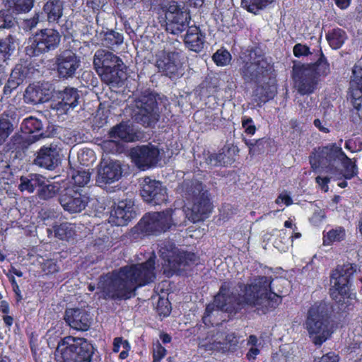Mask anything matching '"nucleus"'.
Returning <instances> with one entry per match:
<instances>
[{"label": "nucleus", "instance_id": "0e129e2a", "mask_svg": "<svg viewBox=\"0 0 362 362\" xmlns=\"http://www.w3.org/2000/svg\"><path fill=\"white\" fill-rule=\"evenodd\" d=\"M259 352L260 351L257 348L252 347L247 353L246 357L249 361L255 360Z\"/></svg>", "mask_w": 362, "mask_h": 362}, {"label": "nucleus", "instance_id": "72a5a7b5", "mask_svg": "<svg viewBox=\"0 0 362 362\" xmlns=\"http://www.w3.org/2000/svg\"><path fill=\"white\" fill-rule=\"evenodd\" d=\"M5 6L12 13H28L33 7L35 0H4Z\"/></svg>", "mask_w": 362, "mask_h": 362}, {"label": "nucleus", "instance_id": "39448f33", "mask_svg": "<svg viewBox=\"0 0 362 362\" xmlns=\"http://www.w3.org/2000/svg\"><path fill=\"white\" fill-rule=\"evenodd\" d=\"M243 55L239 73L245 83H259L274 70L273 64L259 46L248 47Z\"/></svg>", "mask_w": 362, "mask_h": 362}, {"label": "nucleus", "instance_id": "2eb2a0df", "mask_svg": "<svg viewBox=\"0 0 362 362\" xmlns=\"http://www.w3.org/2000/svg\"><path fill=\"white\" fill-rule=\"evenodd\" d=\"M135 102L134 119L137 123L150 127L158 121V105L154 93H143Z\"/></svg>", "mask_w": 362, "mask_h": 362}, {"label": "nucleus", "instance_id": "49530a36", "mask_svg": "<svg viewBox=\"0 0 362 362\" xmlns=\"http://www.w3.org/2000/svg\"><path fill=\"white\" fill-rule=\"evenodd\" d=\"M28 74V68L21 64H18L12 70L10 76H11V78L17 79V81L18 80V81H21L23 83Z\"/></svg>", "mask_w": 362, "mask_h": 362}, {"label": "nucleus", "instance_id": "aec40b11", "mask_svg": "<svg viewBox=\"0 0 362 362\" xmlns=\"http://www.w3.org/2000/svg\"><path fill=\"white\" fill-rule=\"evenodd\" d=\"M42 134H33L32 138H27L19 133L14 134L4 147L10 158L22 160L26 156L30 145L37 141Z\"/></svg>", "mask_w": 362, "mask_h": 362}, {"label": "nucleus", "instance_id": "1a4fd4ad", "mask_svg": "<svg viewBox=\"0 0 362 362\" xmlns=\"http://www.w3.org/2000/svg\"><path fill=\"white\" fill-rule=\"evenodd\" d=\"M93 66L103 83L116 87L123 84L125 78L124 63L116 54L98 50L94 55Z\"/></svg>", "mask_w": 362, "mask_h": 362}, {"label": "nucleus", "instance_id": "9d476101", "mask_svg": "<svg viewBox=\"0 0 362 362\" xmlns=\"http://www.w3.org/2000/svg\"><path fill=\"white\" fill-rule=\"evenodd\" d=\"M354 272L352 267H338L330 276V296L344 311L353 310L356 300V294L351 292Z\"/></svg>", "mask_w": 362, "mask_h": 362}, {"label": "nucleus", "instance_id": "de8ad7c7", "mask_svg": "<svg viewBox=\"0 0 362 362\" xmlns=\"http://www.w3.org/2000/svg\"><path fill=\"white\" fill-rule=\"evenodd\" d=\"M10 11H0V28H10L13 25V17Z\"/></svg>", "mask_w": 362, "mask_h": 362}, {"label": "nucleus", "instance_id": "20e7f679", "mask_svg": "<svg viewBox=\"0 0 362 362\" xmlns=\"http://www.w3.org/2000/svg\"><path fill=\"white\" fill-rule=\"evenodd\" d=\"M182 189L188 219L193 223L206 219L212 211L213 203L202 182L197 180L185 182Z\"/></svg>", "mask_w": 362, "mask_h": 362}, {"label": "nucleus", "instance_id": "4468645a", "mask_svg": "<svg viewBox=\"0 0 362 362\" xmlns=\"http://www.w3.org/2000/svg\"><path fill=\"white\" fill-rule=\"evenodd\" d=\"M61 35L54 29H41L30 38V45L25 48V53L30 57L40 54L56 49L60 42Z\"/></svg>", "mask_w": 362, "mask_h": 362}, {"label": "nucleus", "instance_id": "5fc2aeb1", "mask_svg": "<svg viewBox=\"0 0 362 362\" xmlns=\"http://www.w3.org/2000/svg\"><path fill=\"white\" fill-rule=\"evenodd\" d=\"M45 182V177L40 175L34 174L30 176V183H32L33 192L41 188Z\"/></svg>", "mask_w": 362, "mask_h": 362}, {"label": "nucleus", "instance_id": "473e14b6", "mask_svg": "<svg viewBox=\"0 0 362 362\" xmlns=\"http://www.w3.org/2000/svg\"><path fill=\"white\" fill-rule=\"evenodd\" d=\"M325 37L329 47L334 50L340 49L347 40L346 31L340 28L329 30Z\"/></svg>", "mask_w": 362, "mask_h": 362}, {"label": "nucleus", "instance_id": "69168bd1", "mask_svg": "<svg viewBox=\"0 0 362 362\" xmlns=\"http://www.w3.org/2000/svg\"><path fill=\"white\" fill-rule=\"evenodd\" d=\"M336 6L341 9H346L351 4V0H334Z\"/></svg>", "mask_w": 362, "mask_h": 362}, {"label": "nucleus", "instance_id": "412c9836", "mask_svg": "<svg viewBox=\"0 0 362 362\" xmlns=\"http://www.w3.org/2000/svg\"><path fill=\"white\" fill-rule=\"evenodd\" d=\"M64 320L70 328L80 332L88 331L93 321L90 313L79 308H66Z\"/></svg>", "mask_w": 362, "mask_h": 362}, {"label": "nucleus", "instance_id": "2f4dec72", "mask_svg": "<svg viewBox=\"0 0 362 362\" xmlns=\"http://www.w3.org/2000/svg\"><path fill=\"white\" fill-rule=\"evenodd\" d=\"M276 94L275 86L268 83L257 86L253 91V100L257 103V107H262L266 103L274 99Z\"/></svg>", "mask_w": 362, "mask_h": 362}, {"label": "nucleus", "instance_id": "338daca9", "mask_svg": "<svg viewBox=\"0 0 362 362\" xmlns=\"http://www.w3.org/2000/svg\"><path fill=\"white\" fill-rule=\"evenodd\" d=\"M30 178L25 179V180L21 179V189L22 191L27 190L29 192H33V189H32V187H31L32 183H30Z\"/></svg>", "mask_w": 362, "mask_h": 362}, {"label": "nucleus", "instance_id": "4d7b16f0", "mask_svg": "<svg viewBox=\"0 0 362 362\" xmlns=\"http://www.w3.org/2000/svg\"><path fill=\"white\" fill-rule=\"evenodd\" d=\"M209 159L211 163L214 162V165L216 166H223L226 164V154L223 153L211 154Z\"/></svg>", "mask_w": 362, "mask_h": 362}, {"label": "nucleus", "instance_id": "603ef678", "mask_svg": "<svg viewBox=\"0 0 362 362\" xmlns=\"http://www.w3.org/2000/svg\"><path fill=\"white\" fill-rule=\"evenodd\" d=\"M344 148L351 153L360 151L362 150V141L359 139H348L345 141Z\"/></svg>", "mask_w": 362, "mask_h": 362}, {"label": "nucleus", "instance_id": "c756f323", "mask_svg": "<svg viewBox=\"0 0 362 362\" xmlns=\"http://www.w3.org/2000/svg\"><path fill=\"white\" fill-rule=\"evenodd\" d=\"M78 90L76 88L66 87L58 93V98L60 100L57 103V109L68 111L71 108H74L78 104L79 100Z\"/></svg>", "mask_w": 362, "mask_h": 362}, {"label": "nucleus", "instance_id": "3c124183", "mask_svg": "<svg viewBox=\"0 0 362 362\" xmlns=\"http://www.w3.org/2000/svg\"><path fill=\"white\" fill-rule=\"evenodd\" d=\"M293 52V55L297 58L307 57L312 54L310 47L308 45H303L301 43H297L294 45Z\"/></svg>", "mask_w": 362, "mask_h": 362}, {"label": "nucleus", "instance_id": "a18cd8bd", "mask_svg": "<svg viewBox=\"0 0 362 362\" xmlns=\"http://www.w3.org/2000/svg\"><path fill=\"white\" fill-rule=\"evenodd\" d=\"M41 269L46 275H50L58 272L60 267L57 259H46L41 263Z\"/></svg>", "mask_w": 362, "mask_h": 362}, {"label": "nucleus", "instance_id": "37998d69", "mask_svg": "<svg viewBox=\"0 0 362 362\" xmlns=\"http://www.w3.org/2000/svg\"><path fill=\"white\" fill-rule=\"evenodd\" d=\"M345 237V231L342 228L339 229H332L324 234L323 235V243L324 245H331L334 242H339L342 240Z\"/></svg>", "mask_w": 362, "mask_h": 362}, {"label": "nucleus", "instance_id": "ddd939ff", "mask_svg": "<svg viewBox=\"0 0 362 362\" xmlns=\"http://www.w3.org/2000/svg\"><path fill=\"white\" fill-rule=\"evenodd\" d=\"M185 59L183 50L179 47H165L156 54V66L161 75L171 79L178 78L182 75Z\"/></svg>", "mask_w": 362, "mask_h": 362}, {"label": "nucleus", "instance_id": "774afa93", "mask_svg": "<svg viewBox=\"0 0 362 362\" xmlns=\"http://www.w3.org/2000/svg\"><path fill=\"white\" fill-rule=\"evenodd\" d=\"M313 124L316 128L319 129V131L323 132V133H329V129L327 127H324L322 124V122L320 119H315L313 121Z\"/></svg>", "mask_w": 362, "mask_h": 362}, {"label": "nucleus", "instance_id": "c9c22d12", "mask_svg": "<svg viewBox=\"0 0 362 362\" xmlns=\"http://www.w3.org/2000/svg\"><path fill=\"white\" fill-rule=\"evenodd\" d=\"M53 230L55 237L62 240H69L76 234L74 227L67 222L54 225Z\"/></svg>", "mask_w": 362, "mask_h": 362}, {"label": "nucleus", "instance_id": "f3484780", "mask_svg": "<svg viewBox=\"0 0 362 362\" xmlns=\"http://www.w3.org/2000/svg\"><path fill=\"white\" fill-rule=\"evenodd\" d=\"M140 185V195L146 204L156 206L168 201L167 188L160 181L146 177Z\"/></svg>", "mask_w": 362, "mask_h": 362}, {"label": "nucleus", "instance_id": "f257e3e1", "mask_svg": "<svg viewBox=\"0 0 362 362\" xmlns=\"http://www.w3.org/2000/svg\"><path fill=\"white\" fill-rule=\"evenodd\" d=\"M273 279L266 276H258L251 283L238 284L240 292L231 291L232 283L223 281L214 297V303L218 310L235 316L245 307L255 308L259 315H266L274 310L282 301L272 287Z\"/></svg>", "mask_w": 362, "mask_h": 362}, {"label": "nucleus", "instance_id": "f8f14e48", "mask_svg": "<svg viewBox=\"0 0 362 362\" xmlns=\"http://www.w3.org/2000/svg\"><path fill=\"white\" fill-rule=\"evenodd\" d=\"M344 151L336 143H329L313 148L308 158L313 172L324 171L336 175L339 172V160Z\"/></svg>", "mask_w": 362, "mask_h": 362}, {"label": "nucleus", "instance_id": "dca6fc26", "mask_svg": "<svg viewBox=\"0 0 362 362\" xmlns=\"http://www.w3.org/2000/svg\"><path fill=\"white\" fill-rule=\"evenodd\" d=\"M165 17L166 31L173 35H179L189 28L191 20L189 12L184 11L175 1L167 7Z\"/></svg>", "mask_w": 362, "mask_h": 362}, {"label": "nucleus", "instance_id": "c03bdc74", "mask_svg": "<svg viewBox=\"0 0 362 362\" xmlns=\"http://www.w3.org/2000/svg\"><path fill=\"white\" fill-rule=\"evenodd\" d=\"M59 191V187L53 184H45V181L42 187L38 189L37 195L42 199H49L54 197Z\"/></svg>", "mask_w": 362, "mask_h": 362}, {"label": "nucleus", "instance_id": "864d4df0", "mask_svg": "<svg viewBox=\"0 0 362 362\" xmlns=\"http://www.w3.org/2000/svg\"><path fill=\"white\" fill-rule=\"evenodd\" d=\"M153 358L162 360L167 354L166 349L161 345L158 340L153 343Z\"/></svg>", "mask_w": 362, "mask_h": 362}, {"label": "nucleus", "instance_id": "4be33fe9", "mask_svg": "<svg viewBox=\"0 0 362 362\" xmlns=\"http://www.w3.org/2000/svg\"><path fill=\"white\" fill-rule=\"evenodd\" d=\"M349 95L354 109L359 111L362 106V57L352 68Z\"/></svg>", "mask_w": 362, "mask_h": 362}, {"label": "nucleus", "instance_id": "a19ab883", "mask_svg": "<svg viewBox=\"0 0 362 362\" xmlns=\"http://www.w3.org/2000/svg\"><path fill=\"white\" fill-rule=\"evenodd\" d=\"M71 173L73 182V185L71 186H75L81 189V187H84L90 181V173L85 170L74 169L71 170Z\"/></svg>", "mask_w": 362, "mask_h": 362}, {"label": "nucleus", "instance_id": "6e6552de", "mask_svg": "<svg viewBox=\"0 0 362 362\" xmlns=\"http://www.w3.org/2000/svg\"><path fill=\"white\" fill-rule=\"evenodd\" d=\"M173 214V210L171 209L144 214L132 229V237L143 239L151 235L158 236L168 231L174 225Z\"/></svg>", "mask_w": 362, "mask_h": 362}, {"label": "nucleus", "instance_id": "bf43d9fd", "mask_svg": "<svg viewBox=\"0 0 362 362\" xmlns=\"http://www.w3.org/2000/svg\"><path fill=\"white\" fill-rule=\"evenodd\" d=\"M121 346L123 348V350L119 353V358L120 360H124L129 356V353L131 350V344L128 340L122 339Z\"/></svg>", "mask_w": 362, "mask_h": 362}, {"label": "nucleus", "instance_id": "e433bc0d", "mask_svg": "<svg viewBox=\"0 0 362 362\" xmlns=\"http://www.w3.org/2000/svg\"><path fill=\"white\" fill-rule=\"evenodd\" d=\"M42 129V122L33 117L25 118L21 125V129L23 134L31 135L40 132Z\"/></svg>", "mask_w": 362, "mask_h": 362}, {"label": "nucleus", "instance_id": "0eeeda50", "mask_svg": "<svg viewBox=\"0 0 362 362\" xmlns=\"http://www.w3.org/2000/svg\"><path fill=\"white\" fill-rule=\"evenodd\" d=\"M330 319L331 315L325 302H315L309 308L305 321V328L315 346H321L330 337Z\"/></svg>", "mask_w": 362, "mask_h": 362}, {"label": "nucleus", "instance_id": "8fccbe9b", "mask_svg": "<svg viewBox=\"0 0 362 362\" xmlns=\"http://www.w3.org/2000/svg\"><path fill=\"white\" fill-rule=\"evenodd\" d=\"M242 127L247 135H254L257 131L256 126L252 117L243 116L242 117Z\"/></svg>", "mask_w": 362, "mask_h": 362}, {"label": "nucleus", "instance_id": "bb28decb", "mask_svg": "<svg viewBox=\"0 0 362 362\" xmlns=\"http://www.w3.org/2000/svg\"><path fill=\"white\" fill-rule=\"evenodd\" d=\"M186 46L194 52H200L204 46L205 34L199 26L189 27L184 38Z\"/></svg>", "mask_w": 362, "mask_h": 362}, {"label": "nucleus", "instance_id": "5701e85b", "mask_svg": "<svg viewBox=\"0 0 362 362\" xmlns=\"http://www.w3.org/2000/svg\"><path fill=\"white\" fill-rule=\"evenodd\" d=\"M60 163L59 151L57 145L51 144L42 146L36 153L33 163L40 168L52 170Z\"/></svg>", "mask_w": 362, "mask_h": 362}, {"label": "nucleus", "instance_id": "9b49d317", "mask_svg": "<svg viewBox=\"0 0 362 362\" xmlns=\"http://www.w3.org/2000/svg\"><path fill=\"white\" fill-rule=\"evenodd\" d=\"M58 362H92L95 349L86 339L67 336L58 344Z\"/></svg>", "mask_w": 362, "mask_h": 362}, {"label": "nucleus", "instance_id": "7c9ffc66", "mask_svg": "<svg viewBox=\"0 0 362 362\" xmlns=\"http://www.w3.org/2000/svg\"><path fill=\"white\" fill-rule=\"evenodd\" d=\"M108 135L110 138L117 139L124 142H133L136 138L134 129L126 122H122L112 127Z\"/></svg>", "mask_w": 362, "mask_h": 362}, {"label": "nucleus", "instance_id": "b1692460", "mask_svg": "<svg viewBox=\"0 0 362 362\" xmlns=\"http://www.w3.org/2000/svg\"><path fill=\"white\" fill-rule=\"evenodd\" d=\"M56 65L58 76L69 78L75 74L80 65V60L72 51L65 50L56 58Z\"/></svg>", "mask_w": 362, "mask_h": 362}, {"label": "nucleus", "instance_id": "f704fd0d", "mask_svg": "<svg viewBox=\"0 0 362 362\" xmlns=\"http://www.w3.org/2000/svg\"><path fill=\"white\" fill-rule=\"evenodd\" d=\"M15 40L11 35L6 38L0 40V64L4 66L6 60L15 50Z\"/></svg>", "mask_w": 362, "mask_h": 362}, {"label": "nucleus", "instance_id": "f03ea898", "mask_svg": "<svg viewBox=\"0 0 362 362\" xmlns=\"http://www.w3.org/2000/svg\"><path fill=\"white\" fill-rule=\"evenodd\" d=\"M156 257L153 253L145 262L120 267L102 274L98 279V289L105 300H128L136 296V291L156 278Z\"/></svg>", "mask_w": 362, "mask_h": 362}, {"label": "nucleus", "instance_id": "a878e982", "mask_svg": "<svg viewBox=\"0 0 362 362\" xmlns=\"http://www.w3.org/2000/svg\"><path fill=\"white\" fill-rule=\"evenodd\" d=\"M122 173L121 165L117 161H111L103 165L101 163L96 180L103 185L111 184L121 177Z\"/></svg>", "mask_w": 362, "mask_h": 362}, {"label": "nucleus", "instance_id": "cd10ccee", "mask_svg": "<svg viewBox=\"0 0 362 362\" xmlns=\"http://www.w3.org/2000/svg\"><path fill=\"white\" fill-rule=\"evenodd\" d=\"M133 209L128 206L126 202L121 201L113 206L111 211L110 218L116 226H125L133 218Z\"/></svg>", "mask_w": 362, "mask_h": 362}, {"label": "nucleus", "instance_id": "680f3d73", "mask_svg": "<svg viewBox=\"0 0 362 362\" xmlns=\"http://www.w3.org/2000/svg\"><path fill=\"white\" fill-rule=\"evenodd\" d=\"M339 358L334 352L324 354L317 362H339Z\"/></svg>", "mask_w": 362, "mask_h": 362}, {"label": "nucleus", "instance_id": "7ed1b4c3", "mask_svg": "<svg viewBox=\"0 0 362 362\" xmlns=\"http://www.w3.org/2000/svg\"><path fill=\"white\" fill-rule=\"evenodd\" d=\"M316 55L315 62L294 64L291 77L294 88L300 95L313 94L318 87L321 78L330 74V64L320 47Z\"/></svg>", "mask_w": 362, "mask_h": 362}, {"label": "nucleus", "instance_id": "ea45409f", "mask_svg": "<svg viewBox=\"0 0 362 362\" xmlns=\"http://www.w3.org/2000/svg\"><path fill=\"white\" fill-rule=\"evenodd\" d=\"M124 36L122 33L113 30L105 33L103 40V44L105 47L113 49L123 43Z\"/></svg>", "mask_w": 362, "mask_h": 362}, {"label": "nucleus", "instance_id": "423d86ee", "mask_svg": "<svg viewBox=\"0 0 362 362\" xmlns=\"http://www.w3.org/2000/svg\"><path fill=\"white\" fill-rule=\"evenodd\" d=\"M158 254L162 260L163 274L168 278L197 265L199 262V257L194 252L181 251L170 241H164L159 245Z\"/></svg>", "mask_w": 362, "mask_h": 362}, {"label": "nucleus", "instance_id": "13d9d810", "mask_svg": "<svg viewBox=\"0 0 362 362\" xmlns=\"http://www.w3.org/2000/svg\"><path fill=\"white\" fill-rule=\"evenodd\" d=\"M275 202L276 204H284L286 206H291L293 203L291 197L286 192L279 194Z\"/></svg>", "mask_w": 362, "mask_h": 362}, {"label": "nucleus", "instance_id": "79ce46f5", "mask_svg": "<svg viewBox=\"0 0 362 362\" xmlns=\"http://www.w3.org/2000/svg\"><path fill=\"white\" fill-rule=\"evenodd\" d=\"M232 59V56L228 50L221 47L216 50L212 55V60L218 66H225L228 65Z\"/></svg>", "mask_w": 362, "mask_h": 362}, {"label": "nucleus", "instance_id": "c85d7f7f", "mask_svg": "<svg viewBox=\"0 0 362 362\" xmlns=\"http://www.w3.org/2000/svg\"><path fill=\"white\" fill-rule=\"evenodd\" d=\"M64 11V2L61 0H48L43 6L42 18L49 23H58Z\"/></svg>", "mask_w": 362, "mask_h": 362}, {"label": "nucleus", "instance_id": "052dcab7", "mask_svg": "<svg viewBox=\"0 0 362 362\" xmlns=\"http://www.w3.org/2000/svg\"><path fill=\"white\" fill-rule=\"evenodd\" d=\"M330 182L329 177L317 176L315 177V182L320 187L321 189L327 192L329 190L328 184Z\"/></svg>", "mask_w": 362, "mask_h": 362}, {"label": "nucleus", "instance_id": "58836bf2", "mask_svg": "<svg viewBox=\"0 0 362 362\" xmlns=\"http://www.w3.org/2000/svg\"><path fill=\"white\" fill-rule=\"evenodd\" d=\"M13 130V125L9 119V114L4 112L0 117V145L4 143Z\"/></svg>", "mask_w": 362, "mask_h": 362}, {"label": "nucleus", "instance_id": "e2e57ef3", "mask_svg": "<svg viewBox=\"0 0 362 362\" xmlns=\"http://www.w3.org/2000/svg\"><path fill=\"white\" fill-rule=\"evenodd\" d=\"M12 285H13V291L15 293V297H16V303H19L22 300L23 296L21 295V290L19 288V286L16 284V282L14 279H13Z\"/></svg>", "mask_w": 362, "mask_h": 362}, {"label": "nucleus", "instance_id": "a211bd4d", "mask_svg": "<svg viewBox=\"0 0 362 362\" xmlns=\"http://www.w3.org/2000/svg\"><path fill=\"white\" fill-rule=\"evenodd\" d=\"M129 156L134 165L141 170L155 167L159 160L158 148L151 144L132 148Z\"/></svg>", "mask_w": 362, "mask_h": 362}, {"label": "nucleus", "instance_id": "6e6d98bb", "mask_svg": "<svg viewBox=\"0 0 362 362\" xmlns=\"http://www.w3.org/2000/svg\"><path fill=\"white\" fill-rule=\"evenodd\" d=\"M263 140H264V138L258 139L256 140H250V139H245V144L246 146L249 148V154L254 156L256 154H259V150L256 149V145L257 143H262Z\"/></svg>", "mask_w": 362, "mask_h": 362}, {"label": "nucleus", "instance_id": "6ab92c4d", "mask_svg": "<svg viewBox=\"0 0 362 362\" xmlns=\"http://www.w3.org/2000/svg\"><path fill=\"white\" fill-rule=\"evenodd\" d=\"M89 197L83 190L75 186H68L59 194V202L64 209L70 213H78L85 209Z\"/></svg>", "mask_w": 362, "mask_h": 362}, {"label": "nucleus", "instance_id": "4c0bfd02", "mask_svg": "<svg viewBox=\"0 0 362 362\" xmlns=\"http://www.w3.org/2000/svg\"><path fill=\"white\" fill-rule=\"evenodd\" d=\"M344 169V173L342 174L343 177L345 180H351L358 174V167L355 162L349 158L346 154L344 152V155L341 156L339 160Z\"/></svg>", "mask_w": 362, "mask_h": 362}, {"label": "nucleus", "instance_id": "09e8293b", "mask_svg": "<svg viewBox=\"0 0 362 362\" xmlns=\"http://www.w3.org/2000/svg\"><path fill=\"white\" fill-rule=\"evenodd\" d=\"M157 311L160 316L168 317L171 312L170 303L168 300L160 298L157 304Z\"/></svg>", "mask_w": 362, "mask_h": 362}, {"label": "nucleus", "instance_id": "393cba45", "mask_svg": "<svg viewBox=\"0 0 362 362\" xmlns=\"http://www.w3.org/2000/svg\"><path fill=\"white\" fill-rule=\"evenodd\" d=\"M52 84L47 82L30 84L25 89L24 100L37 105L48 101L52 95Z\"/></svg>", "mask_w": 362, "mask_h": 362}]
</instances>
